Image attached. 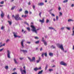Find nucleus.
<instances>
[{"label":"nucleus","mask_w":74,"mask_h":74,"mask_svg":"<svg viewBox=\"0 0 74 74\" xmlns=\"http://www.w3.org/2000/svg\"><path fill=\"white\" fill-rule=\"evenodd\" d=\"M30 26L31 27V28H32V29H31L32 31L33 32H34V33H35L36 34H37V31L39 30V29H36V27L34 26L33 25H31Z\"/></svg>","instance_id":"nucleus-1"},{"label":"nucleus","mask_w":74,"mask_h":74,"mask_svg":"<svg viewBox=\"0 0 74 74\" xmlns=\"http://www.w3.org/2000/svg\"><path fill=\"white\" fill-rule=\"evenodd\" d=\"M16 21H18V20H22V19L21 17H19V14H17L14 17Z\"/></svg>","instance_id":"nucleus-2"},{"label":"nucleus","mask_w":74,"mask_h":74,"mask_svg":"<svg viewBox=\"0 0 74 74\" xmlns=\"http://www.w3.org/2000/svg\"><path fill=\"white\" fill-rule=\"evenodd\" d=\"M57 46L60 48L62 50V51H64V49L63 48V45L62 44L60 45V44L58 43L57 44Z\"/></svg>","instance_id":"nucleus-3"},{"label":"nucleus","mask_w":74,"mask_h":74,"mask_svg":"<svg viewBox=\"0 0 74 74\" xmlns=\"http://www.w3.org/2000/svg\"><path fill=\"white\" fill-rule=\"evenodd\" d=\"M7 57L8 58H11V57H10V54H11V51H10L9 50H7Z\"/></svg>","instance_id":"nucleus-4"},{"label":"nucleus","mask_w":74,"mask_h":74,"mask_svg":"<svg viewBox=\"0 0 74 74\" xmlns=\"http://www.w3.org/2000/svg\"><path fill=\"white\" fill-rule=\"evenodd\" d=\"M25 40H23L21 42V48L22 49H23V48H24V47H25L24 46V45H23V42H25Z\"/></svg>","instance_id":"nucleus-5"},{"label":"nucleus","mask_w":74,"mask_h":74,"mask_svg":"<svg viewBox=\"0 0 74 74\" xmlns=\"http://www.w3.org/2000/svg\"><path fill=\"white\" fill-rule=\"evenodd\" d=\"M35 58L34 57H32V59L31 60V58H30V57H28V59H29V60H30V62H32L33 61H34V60H35Z\"/></svg>","instance_id":"nucleus-6"},{"label":"nucleus","mask_w":74,"mask_h":74,"mask_svg":"<svg viewBox=\"0 0 74 74\" xmlns=\"http://www.w3.org/2000/svg\"><path fill=\"white\" fill-rule=\"evenodd\" d=\"M60 64L61 65H63V66H67V64L63 61L61 62L60 63Z\"/></svg>","instance_id":"nucleus-7"},{"label":"nucleus","mask_w":74,"mask_h":74,"mask_svg":"<svg viewBox=\"0 0 74 74\" xmlns=\"http://www.w3.org/2000/svg\"><path fill=\"white\" fill-rule=\"evenodd\" d=\"M21 71L22 74H23V73L25 74H26V70H22V69H21Z\"/></svg>","instance_id":"nucleus-8"},{"label":"nucleus","mask_w":74,"mask_h":74,"mask_svg":"<svg viewBox=\"0 0 74 74\" xmlns=\"http://www.w3.org/2000/svg\"><path fill=\"white\" fill-rule=\"evenodd\" d=\"M46 57H47V53L46 52L45 53H42V58L44 57V55Z\"/></svg>","instance_id":"nucleus-9"},{"label":"nucleus","mask_w":74,"mask_h":74,"mask_svg":"<svg viewBox=\"0 0 74 74\" xmlns=\"http://www.w3.org/2000/svg\"><path fill=\"white\" fill-rule=\"evenodd\" d=\"M13 34H14V38H16V37H18V36L16 35L17 34V33L16 32H13Z\"/></svg>","instance_id":"nucleus-10"},{"label":"nucleus","mask_w":74,"mask_h":74,"mask_svg":"<svg viewBox=\"0 0 74 74\" xmlns=\"http://www.w3.org/2000/svg\"><path fill=\"white\" fill-rule=\"evenodd\" d=\"M42 41L43 42L45 45H47V43L44 40H42Z\"/></svg>","instance_id":"nucleus-11"},{"label":"nucleus","mask_w":74,"mask_h":74,"mask_svg":"<svg viewBox=\"0 0 74 74\" xmlns=\"http://www.w3.org/2000/svg\"><path fill=\"white\" fill-rule=\"evenodd\" d=\"M38 5H40V6H42V5H44V3H40L38 4Z\"/></svg>","instance_id":"nucleus-12"},{"label":"nucleus","mask_w":74,"mask_h":74,"mask_svg":"<svg viewBox=\"0 0 74 74\" xmlns=\"http://www.w3.org/2000/svg\"><path fill=\"white\" fill-rule=\"evenodd\" d=\"M1 18H3L4 15V14L3 13L2 11H1Z\"/></svg>","instance_id":"nucleus-13"},{"label":"nucleus","mask_w":74,"mask_h":74,"mask_svg":"<svg viewBox=\"0 0 74 74\" xmlns=\"http://www.w3.org/2000/svg\"><path fill=\"white\" fill-rule=\"evenodd\" d=\"M20 51H22V52H23V53H26V52L27 53V50H21Z\"/></svg>","instance_id":"nucleus-14"},{"label":"nucleus","mask_w":74,"mask_h":74,"mask_svg":"<svg viewBox=\"0 0 74 74\" xmlns=\"http://www.w3.org/2000/svg\"><path fill=\"white\" fill-rule=\"evenodd\" d=\"M39 22H41L42 23H44V18H43L42 20H40Z\"/></svg>","instance_id":"nucleus-15"},{"label":"nucleus","mask_w":74,"mask_h":74,"mask_svg":"<svg viewBox=\"0 0 74 74\" xmlns=\"http://www.w3.org/2000/svg\"><path fill=\"white\" fill-rule=\"evenodd\" d=\"M14 60L15 63V64H18V62L16 61V59H15V58H14Z\"/></svg>","instance_id":"nucleus-16"},{"label":"nucleus","mask_w":74,"mask_h":74,"mask_svg":"<svg viewBox=\"0 0 74 74\" xmlns=\"http://www.w3.org/2000/svg\"><path fill=\"white\" fill-rule=\"evenodd\" d=\"M49 55L50 56H53V53H49Z\"/></svg>","instance_id":"nucleus-17"},{"label":"nucleus","mask_w":74,"mask_h":74,"mask_svg":"<svg viewBox=\"0 0 74 74\" xmlns=\"http://www.w3.org/2000/svg\"><path fill=\"white\" fill-rule=\"evenodd\" d=\"M34 70L35 71H37V70H38V68L36 67L34 69Z\"/></svg>","instance_id":"nucleus-18"},{"label":"nucleus","mask_w":74,"mask_h":74,"mask_svg":"<svg viewBox=\"0 0 74 74\" xmlns=\"http://www.w3.org/2000/svg\"><path fill=\"white\" fill-rule=\"evenodd\" d=\"M49 29H50V30H55V29H54L52 27H49Z\"/></svg>","instance_id":"nucleus-19"},{"label":"nucleus","mask_w":74,"mask_h":74,"mask_svg":"<svg viewBox=\"0 0 74 74\" xmlns=\"http://www.w3.org/2000/svg\"><path fill=\"white\" fill-rule=\"evenodd\" d=\"M8 22L9 23V24L10 25H11V24H12V22L11 21H8Z\"/></svg>","instance_id":"nucleus-20"},{"label":"nucleus","mask_w":74,"mask_h":74,"mask_svg":"<svg viewBox=\"0 0 74 74\" xmlns=\"http://www.w3.org/2000/svg\"><path fill=\"white\" fill-rule=\"evenodd\" d=\"M68 1H69V0H65L63 1V3H67V2H68Z\"/></svg>","instance_id":"nucleus-21"},{"label":"nucleus","mask_w":74,"mask_h":74,"mask_svg":"<svg viewBox=\"0 0 74 74\" xmlns=\"http://www.w3.org/2000/svg\"><path fill=\"white\" fill-rule=\"evenodd\" d=\"M28 13H29V12H28V11L25 10V14H28Z\"/></svg>","instance_id":"nucleus-22"},{"label":"nucleus","mask_w":74,"mask_h":74,"mask_svg":"<svg viewBox=\"0 0 74 74\" xmlns=\"http://www.w3.org/2000/svg\"><path fill=\"white\" fill-rule=\"evenodd\" d=\"M22 18H26L27 17V16L26 15H25L24 16V15H22Z\"/></svg>","instance_id":"nucleus-23"},{"label":"nucleus","mask_w":74,"mask_h":74,"mask_svg":"<svg viewBox=\"0 0 74 74\" xmlns=\"http://www.w3.org/2000/svg\"><path fill=\"white\" fill-rule=\"evenodd\" d=\"M26 29H27L29 32H30V27H27Z\"/></svg>","instance_id":"nucleus-24"},{"label":"nucleus","mask_w":74,"mask_h":74,"mask_svg":"<svg viewBox=\"0 0 74 74\" xmlns=\"http://www.w3.org/2000/svg\"><path fill=\"white\" fill-rule=\"evenodd\" d=\"M71 21H74V20L71 19H69L68 21V22H71Z\"/></svg>","instance_id":"nucleus-25"},{"label":"nucleus","mask_w":74,"mask_h":74,"mask_svg":"<svg viewBox=\"0 0 74 74\" xmlns=\"http://www.w3.org/2000/svg\"><path fill=\"white\" fill-rule=\"evenodd\" d=\"M71 35L72 36H74V30H73L72 31V33L71 34Z\"/></svg>","instance_id":"nucleus-26"},{"label":"nucleus","mask_w":74,"mask_h":74,"mask_svg":"<svg viewBox=\"0 0 74 74\" xmlns=\"http://www.w3.org/2000/svg\"><path fill=\"white\" fill-rule=\"evenodd\" d=\"M66 29H67V30H70V27H66Z\"/></svg>","instance_id":"nucleus-27"},{"label":"nucleus","mask_w":74,"mask_h":74,"mask_svg":"<svg viewBox=\"0 0 74 74\" xmlns=\"http://www.w3.org/2000/svg\"><path fill=\"white\" fill-rule=\"evenodd\" d=\"M51 48H52L53 49H54L55 48V47L54 46H53V45H52L51 47Z\"/></svg>","instance_id":"nucleus-28"},{"label":"nucleus","mask_w":74,"mask_h":74,"mask_svg":"<svg viewBox=\"0 0 74 74\" xmlns=\"http://www.w3.org/2000/svg\"><path fill=\"white\" fill-rule=\"evenodd\" d=\"M64 28H65V27H62L61 28V30H64Z\"/></svg>","instance_id":"nucleus-29"},{"label":"nucleus","mask_w":74,"mask_h":74,"mask_svg":"<svg viewBox=\"0 0 74 74\" xmlns=\"http://www.w3.org/2000/svg\"><path fill=\"white\" fill-rule=\"evenodd\" d=\"M59 14H60L59 16H62V12H59Z\"/></svg>","instance_id":"nucleus-30"},{"label":"nucleus","mask_w":74,"mask_h":74,"mask_svg":"<svg viewBox=\"0 0 74 74\" xmlns=\"http://www.w3.org/2000/svg\"><path fill=\"white\" fill-rule=\"evenodd\" d=\"M5 69L7 70L8 69V66H6L5 67Z\"/></svg>","instance_id":"nucleus-31"},{"label":"nucleus","mask_w":74,"mask_h":74,"mask_svg":"<svg viewBox=\"0 0 74 74\" xmlns=\"http://www.w3.org/2000/svg\"><path fill=\"white\" fill-rule=\"evenodd\" d=\"M47 68H48V65H47L45 68V70H47Z\"/></svg>","instance_id":"nucleus-32"},{"label":"nucleus","mask_w":74,"mask_h":74,"mask_svg":"<svg viewBox=\"0 0 74 74\" xmlns=\"http://www.w3.org/2000/svg\"><path fill=\"white\" fill-rule=\"evenodd\" d=\"M4 28V26H2L1 28V30H3Z\"/></svg>","instance_id":"nucleus-33"},{"label":"nucleus","mask_w":74,"mask_h":74,"mask_svg":"<svg viewBox=\"0 0 74 74\" xmlns=\"http://www.w3.org/2000/svg\"><path fill=\"white\" fill-rule=\"evenodd\" d=\"M9 41H10V40H9V39H8L6 40V42H9Z\"/></svg>","instance_id":"nucleus-34"},{"label":"nucleus","mask_w":74,"mask_h":74,"mask_svg":"<svg viewBox=\"0 0 74 74\" xmlns=\"http://www.w3.org/2000/svg\"><path fill=\"white\" fill-rule=\"evenodd\" d=\"M39 40H38V41H36L35 42V43H36V44H38V43H39Z\"/></svg>","instance_id":"nucleus-35"},{"label":"nucleus","mask_w":74,"mask_h":74,"mask_svg":"<svg viewBox=\"0 0 74 74\" xmlns=\"http://www.w3.org/2000/svg\"><path fill=\"white\" fill-rule=\"evenodd\" d=\"M34 38H35V39H38V38H39L37 36H35Z\"/></svg>","instance_id":"nucleus-36"},{"label":"nucleus","mask_w":74,"mask_h":74,"mask_svg":"<svg viewBox=\"0 0 74 74\" xmlns=\"http://www.w3.org/2000/svg\"><path fill=\"white\" fill-rule=\"evenodd\" d=\"M3 3H4V1H2L0 2L1 4H3Z\"/></svg>","instance_id":"nucleus-37"},{"label":"nucleus","mask_w":74,"mask_h":74,"mask_svg":"<svg viewBox=\"0 0 74 74\" xmlns=\"http://www.w3.org/2000/svg\"><path fill=\"white\" fill-rule=\"evenodd\" d=\"M38 70H41V67H40L39 68H38Z\"/></svg>","instance_id":"nucleus-38"},{"label":"nucleus","mask_w":74,"mask_h":74,"mask_svg":"<svg viewBox=\"0 0 74 74\" xmlns=\"http://www.w3.org/2000/svg\"><path fill=\"white\" fill-rule=\"evenodd\" d=\"M15 6L12 7L11 8L12 10H14V8H15Z\"/></svg>","instance_id":"nucleus-39"},{"label":"nucleus","mask_w":74,"mask_h":74,"mask_svg":"<svg viewBox=\"0 0 74 74\" xmlns=\"http://www.w3.org/2000/svg\"><path fill=\"white\" fill-rule=\"evenodd\" d=\"M58 9L59 11H60V10H61V8H60V7H59L58 8Z\"/></svg>","instance_id":"nucleus-40"},{"label":"nucleus","mask_w":74,"mask_h":74,"mask_svg":"<svg viewBox=\"0 0 74 74\" xmlns=\"http://www.w3.org/2000/svg\"><path fill=\"white\" fill-rule=\"evenodd\" d=\"M58 16H56V21H58Z\"/></svg>","instance_id":"nucleus-41"},{"label":"nucleus","mask_w":74,"mask_h":74,"mask_svg":"<svg viewBox=\"0 0 74 74\" xmlns=\"http://www.w3.org/2000/svg\"><path fill=\"white\" fill-rule=\"evenodd\" d=\"M25 23L26 24V25H27L28 26H29V23H27L26 22H25Z\"/></svg>","instance_id":"nucleus-42"},{"label":"nucleus","mask_w":74,"mask_h":74,"mask_svg":"<svg viewBox=\"0 0 74 74\" xmlns=\"http://www.w3.org/2000/svg\"><path fill=\"white\" fill-rule=\"evenodd\" d=\"M49 20L47 19L46 20V23H48V22H49Z\"/></svg>","instance_id":"nucleus-43"},{"label":"nucleus","mask_w":74,"mask_h":74,"mask_svg":"<svg viewBox=\"0 0 74 74\" xmlns=\"http://www.w3.org/2000/svg\"><path fill=\"white\" fill-rule=\"evenodd\" d=\"M41 58L40 57H39V58H38V60L40 61V60H41Z\"/></svg>","instance_id":"nucleus-44"},{"label":"nucleus","mask_w":74,"mask_h":74,"mask_svg":"<svg viewBox=\"0 0 74 74\" xmlns=\"http://www.w3.org/2000/svg\"><path fill=\"white\" fill-rule=\"evenodd\" d=\"M27 44H29L31 43V42H26Z\"/></svg>","instance_id":"nucleus-45"},{"label":"nucleus","mask_w":74,"mask_h":74,"mask_svg":"<svg viewBox=\"0 0 74 74\" xmlns=\"http://www.w3.org/2000/svg\"><path fill=\"white\" fill-rule=\"evenodd\" d=\"M53 71V70L52 69H49V71Z\"/></svg>","instance_id":"nucleus-46"},{"label":"nucleus","mask_w":74,"mask_h":74,"mask_svg":"<svg viewBox=\"0 0 74 74\" xmlns=\"http://www.w3.org/2000/svg\"><path fill=\"white\" fill-rule=\"evenodd\" d=\"M3 49H4V48H2V49H0V52L2 51Z\"/></svg>","instance_id":"nucleus-47"},{"label":"nucleus","mask_w":74,"mask_h":74,"mask_svg":"<svg viewBox=\"0 0 74 74\" xmlns=\"http://www.w3.org/2000/svg\"><path fill=\"white\" fill-rule=\"evenodd\" d=\"M33 9H34H34H35V6H34V5H33Z\"/></svg>","instance_id":"nucleus-48"},{"label":"nucleus","mask_w":74,"mask_h":74,"mask_svg":"<svg viewBox=\"0 0 74 74\" xmlns=\"http://www.w3.org/2000/svg\"><path fill=\"white\" fill-rule=\"evenodd\" d=\"M41 14H42V13L41 12H40L39 13V16H40V17H41Z\"/></svg>","instance_id":"nucleus-49"},{"label":"nucleus","mask_w":74,"mask_h":74,"mask_svg":"<svg viewBox=\"0 0 74 74\" xmlns=\"http://www.w3.org/2000/svg\"><path fill=\"white\" fill-rule=\"evenodd\" d=\"M40 60H37V61H36V62H37V63H39V62H40Z\"/></svg>","instance_id":"nucleus-50"},{"label":"nucleus","mask_w":74,"mask_h":74,"mask_svg":"<svg viewBox=\"0 0 74 74\" xmlns=\"http://www.w3.org/2000/svg\"><path fill=\"white\" fill-rule=\"evenodd\" d=\"M22 11V9H20L19 10V12H21V11Z\"/></svg>","instance_id":"nucleus-51"},{"label":"nucleus","mask_w":74,"mask_h":74,"mask_svg":"<svg viewBox=\"0 0 74 74\" xmlns=\"http://www.w3.org/2000/svg\"><path fill=\"white\" fill-rule=\"evenodd\" d=\"M5 43H4L3 45H1V46H5Z\"/></svg>","instance_id":"nucleus-52"},{"label":"nucleus","mask_w":74,"mask_h":74,"mask_svg":"<svg viewBox=\"0 0 74 74\" xmlns=\"http://www.w3.org/2000/svg\"><path fill=\"white\" fill-rule=\"evenodd\" d=\"M28 5H30L31 4V3L30 2H29L28 3Z\"/></svg>","instance_id":"nucleus-53"},{"label":"nucleus","mask_w":74,"mask_h":74,"mask_svg":"<svg viewBox=\"0 0 74 74\" xmlns=\"http://www.w3.org/2000/svg\"><path fill=\"white\" fill-rule=\"evenodd\" d=\"M23 58H20V60H22V59H23Z\"/></svg>","instance_id":"nucleus-54"},{"label":"nucleus","mask_w":74,"mask_h":74,"mask_svg":"<svg viewBox=\"0 0 74 74\" xmlns=\"http://www.w3.org/2000/svg\"><path fill=\"white\" fill-rule=\"evenodd\" d=\"M74 4H72L71 5V7H74Z\"/></svg>","instance_id":"nucleus-55"},{"label":"nucleus","mask_w":74,"mask_h":74,"mask_svg":"<svg viewBox=\"0 0 74 74\" xmlns=\"http://www.w3.org/2000/svg\"><path fill=\"white\" fill-rule=\"evenodd\" d=\"M51 15L53 16H55V15L53 14H51Z\"/></svg>","instance_id":"nucleus-56"},{"label":"nucleus","mask_w":74,"mask_h":74,"mask_svg":"<svg viewBox=\"0 0 74 74\" xmlns=\"http://www.w3.org/2000/svg\"><path fill=\"white\" fill-rule=\"evenodd\" d=\"M42 47H41L40 49V51H42Z\"/></svg>","instance_id":"nucleus-57"},{"label":"nucleus","mask_w":74,"mask_h":74,"mask_svg":"<svg viewBox=\"0 0 74 74\" xmlns=\"http://www.w3.org/2000/svg\"><path fill=\"white\" fill-rule=\"evenodd\" d=\"M53 21H54V22H55L56 20L55 19V18H53Z\"/></svg>","instance_id":"nucleus-58"},{"label":"nucleus","mask_w":74,"mask_h":74,"mask_svg":"<svg viewBox=\"0 0 74 74\" xmlns=\"http://www.w3.org/2000/svg\"><path fill=\"white\" fill-rule=\"evenodd\" d=\"M56 67V66L55 65H53L52 66V67Z\"/></svg>","instance_id":"nucleus-59"},{"label":"nucleus","mask_w":74,"mask_h":74,"mask_svg":"<svg viewBox=\"0 0 74 74\" xmlns=\"http://www.w3.org/2000/svg\"><path fill=\"white\" fill-rule=\"evenodd\" d=\"M23 68H24V70H26L25 66H24V67H23Z\"/></svg>","instance_id":"nucleus-60"},{"label":"nucleus","mask_w":74,"mask_h":74,"mask_svg":"<svg viewBox=\"0 0 74 74\" xmlns=\"http://www.w3.org/2000/svg\"><path fill=\"white\" fill-rule=\"evenodd\" d=\"M8 18H10V16H9V15H8Z\"/></svg>","instance_id":"nucleus-61"},{"label":"nucleus","mask_w":74,"mask_h":74,"mask_svg":"<svg viewBox=\"0 0 74 74\" xmlns=\"http://www.w3.org/2000/svg\"><path fill=\"white\" fill-rule=\"evenodd\" d=\"M73 50H74V45L73 46Z\"/></svg>","instance_id":"nucleus-62"},{"label":"nucleus","mask_w":74,"mask_h":74,"mask_svg":"<svg viewBox=\"0 0 74 74\" xmlns=\"http://www.w3.org/2000/svg\"><path fill=\"white\" fill-rule=\"evenodd\" d=\"M12 17H14V18H15V16H14V15H13L12 16Z\"/></svg>","instance_id":"nucleus-63"},{"label":"nucleus","mask_w":74,"mask_h":74,"mask_svg":"<svg viewBox=\"0 0 74 74\" xmlns=\"http://www.w3.org/2000/svg\"><path fill=\"white\" fill-rule=\"evenodd\" d=\"M74 27H73V28L72 30H74Z\"/></svg>","instance_id":"nucleus-64"}]
</instances>
